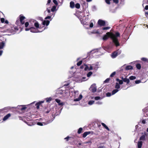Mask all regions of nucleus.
<instances>
[{
	"label": "nucleus",
	"instance_id": "nucleus-1",
	"mask_svg": "<svg viewBox=\"0 0 148 148\" xmlns=\"http://www.w3.org/2000/svg\"><path fill=\"white\" fill-rule=\"evenodd\" d=\"M120 34L118 32H116L115 34L112 32H108L106 34L104 35L103 38V40H106L110 37L112 40L113 42L116 47L120 45L117 38L120 37Z\"/></svg>",
	"mask_w": 148,
	"mask_h": 148
},
{
	"label": "nucleus",
	"instance_id": "nucleus-2",
	"mask_svg": "<svg viewBox=\"0 0 148 148\" xmlns=\"http://www.w3.org/2000/svg\"><path fill=\"white\" fill-rule=\"evenodd\" d=\"M18 18L16 21V24L19 26L24 25L25 22L24 20L25 19V17L22 14H21Z\"/></svg>",
	"mask_w": 148,
	"mask_h": 148
},
{
	"label": "nucleus",
	"instance_id": "nucleus-3",
	"mask_svg": "<svg viewBox=\"0 0 148 148\" xmlns=\"http://www.w3.org/2000/svg\"><path fill=\"white\" fill-rule=\"evenodd\" d=\"M27 107L25 105L18 106L16 108V110L18 111H21V113L24 112Z\"/></svg>",
	"mask_w": 148,
	"mask_h": 148
},
{
	"label": "nucleus",
	"instance_id": "nucleus-4",
	"mask_svg": "<svg viewBox=\"0 0 148 148\" xmlns=\"http://www.w3.org/2000/svg\"><path fill=\"white\" fill-rule=\"evenodd\" d=\"M97 24L100 26H108V24L107 22L106 23L105 21L99 19L97 22Z\"/></svg>",
	"mask_w": 148,
	"mask_h": 148
},
{
	"label": "nucleus",
	"instance_id": "nucleus-5",
	"mask_svg": "<svg viewBox=\"0 0 148 148\" xmlns=\"http://www.w3.org/2000/svg\"><path fill=\"white\" fill-rule=\"evenodd\" d=\"M90 90L93 93L95 92L97 90L95 85V84L92 85L90 88Z\"/></svg>",
	"mask_w": 148,
	"mask_h": 148
},
{
	"label": "nucleus",
	"instance_id": "nucleus-6",
	"mask_svg": "<svg viewBox=\"0 0 148 148\" xmlns=\"http://www.w3.org/2000/svg\"><path fill=\"white\" fill-rule=\"evenodd\" d=\"M44 101H43L36 103L35 104V106H36L37 109H39V106L42 103H44Z\"/></svg>",
	"mask_w": 148,
	"mask_h": 148
},
{
	"label": "nucleus",
	"instance_id": "nucleus-7",
	"mask_svg": "<svg viewBox=\"0 0 148 148\" xmlns=\"http://www.w3.org/2000/svg\"><path fill=\"white\" fill-rule=\"evenodd\" d=\"M91 133L92 134L93 133V132H92V131H91V132L89 131V132H85L83 134L82 137L83 138H85L86 136L87 135H89V134H90Z\"/></svg>",
	"mask_w": 148,
	"mask_h": 148
},
{
	"label": "nucleus",
	"instance_id": "nucleus-8",
	"mask_svg": "<svg viewBox=\"0 0 148 148\" xmlns=\"http://www.w3.org/2000/svg\"><path fill=\"white\" fill-rule=\"evenodd\" d=\"M30 30L31 32L33 33H36L38 32V30L34 27H31L28 28V30Z\"/></svg>",
	"mask_w": 148,
	"mask_h": 148
},
{
	"label": "nucleus",
	"instance_id": "nucleus-9",
	"mask_svg": "<svg viewBox=\"0 0 148 148\" xmlns=\"http://www.w3.org/2000/svg\"><path fill=\"white\" fill-rule=\"evenodd\" d=\"M121 79L123 81V82H126L127 84H128L129 83L130 81L129 79L127 78V77H125V78H124L123 77H122L121 78Z\"/></svg>",
	"mask_w": 148,
	"mask_h": 148
},
{
	"label": "nucleus",
	"instance_id": "nucleus-10",
	"mask_svg": "<svg viewBox=\"0 0 148 148\" xmlns=\"http://www.w3.org/2000/svg\"><path fill=\"white\" fill-rule=\"evenodd\" d=\"M55 101L56 102L58 103V105L59 106H62L64 104L63 102H61V101L60 99H56Z\"/></svg>",
	"mask_w": 148,
	"mask_h": 148
},
{
	"label": "nucleus",
	"instance_id": "nucleus-11",
	"mask_svg": "<svg viewBox=\"0 0 148 148\" xmlns=\"http://www.w3.org/2000/svg\"><path fill=\"white\" fill-rule=\"evenodd\" d=\"M118 55V53L116 51L112 52L111 54V57L112 58H115Z\"/></svg>",
	"mask_w": 148,
	"mask_h": 148
},
{
	"label": "nucleus",
	"instance_id": "nucleus-12",
	"mask_svg": "<svg viewBox=\"0 0 148 148\" xmlns=\"http://www.w3.org/2000/svg\"><path fill=\"white\" fill-rule=\"evenodd\" d=\"M50 23V21L47 20H44L42 22V25H46V26L49 25Z\"/></svg>",
	"mask_w": 148,
	"mask_h": 148
},
{
	"label": "nucleus",
	"instance_id": "nucleus-13",
	"mask_svg": "<svg viewBox=\"0 0 148 148\" xmlns=\"http://www.w3.org/2000/svg\"><path fill=\"white\" fill-rule=\"evenodd\" d=\"M11 114L10 113H8L3 118V120L5 121L7 120L10 117V116Z\"/></svg>",
	"mask_w": 148,
	"mask_h": 148
},
{
	"label": "nucleus",
	"instance_id": "nucleus-14",
	"mask_svg": "<svg viewBox=\"0 0 148 148\" xmlns=\"http://www.w3.org/2000/svg\"><path fill=\"white\" fill-rule=\"evenodd\" d=\"M35 21H36L33 19H30L29 20V22H28V25H29V26L32 25L34 24Z\"/></svg>",
	"mask_w": 148,
	"mask_h": 148
},
{
	"label": "nucleus",
	"instance_id": "nucleus-15",
	"mask_svg": "<svg viewBox=\"0 0 148 148\" xmlns=\"http://www.w3.org/2000/svg\"><path fill=\"white\" fill-rule=\"evenodd\" d=\"M146 139L145 137V133L144 134L142 135L139 138V140L140 141L141 140H145Z\"/></svg>",
	"mask_w": 148,
	"mask_h": 148
},
{
	"label": "nucleus",
	"instance_id": "nucleus-16",
	"mask_svg": "<svg viewBox=\"0 0 148 148\" xmlns=\"http://www.w3.org/2000/svg\"><path fill=\"white\" fill-rule=\"evenodd\" d=\"M143 145V142L141 141H138L137 143L138 148H141Z\"/></svg>",
	"mask_w": 148,
	"mask_h": 148
},
{
	"label": "nucleus",
	"instance_id": "nucleus-17",
	"mask_svg": "<svg viewBox=\"0 0 148 148\" xmlns=\"http://www.w3.org/2000/svg\"><path fill=\"white\" fill-rule=\"evenodd\" d=\"M82 97H83L82 95L81 94H80V95L79 97L75 99L74 100V101H79L81 99H82Z\"/></svg>",
	"mask_w": 148,
	"mask_h": 148
},
{
	"label": "nucleus",
	"instance_id": "nucleus-18",
	"mask_svg": "<svg viewBox=\"0 0 148 148\" xmlns=\"http://www.w3.org/2000/svg\"><path fill=\"white\" fill-rule=\"evenodd\" d=\"M70 7L71 8H74L75 4L72 1H71L70 2Z\"/></svg>",
	"mask_w": 148,
	"mask_h": 148
},
{
	"label": "nucleus",
	"instance_id": "nucleus-19",
	"mask_svg": "<svg viewBox=\"0 0 148 148\" xmlns=\"http://www.w3.org/2000/svg\"><path fill=\"white\" fill-rule=\"evenodd\" d=\"M102 125L108 131H109L110 130L109 128L104 123H101Z\"/></svg>",
	"mask_w": 148,
	"mask_h": 148
},
{
	"label": "nucleus",
	"instance_id": "nucleus-20",
	"mask_svg": "<svg viewBox=\"0 0 148 148\" xmlns=\"http://www.w3.org/2000/svg\"><path fill=\"white\" fill-rule=\"evenodd\" d=\"M125 69L127 70H131L133 69V68L132 66L130 65L127 66H126Z\"/></svg>",
	"mask_w": 148,
	"mask_h": 148
},
{
	"label": "nucleus",
	"instance_id": "nucleus-21",
	"mask_svg": "<svg viewBox=\"0 0 148 148\" xmlns=\"http://www.w3.org/2000/svg\"><path fill=\"white\" fill-rule=\"evenodd\" d=\"M5 45V43L2 42L0 43V49H2Z\"/></svg>",
	"mask_w": 148,
	"mask_h": 148
},
{
	"label": "nucleus",
	"instance_id": "nucleus-22",
	"mask_svg": "<svg viewBox=\"0 0 148 148\" xmlns=\"http://www.w3.org/2000/svg\"><path fill=\"white\" fill-rule=\"evenodd\" d=\"M119 91V90L117 89L114 90L112 92V95H113L115 94L117 92Z\"/></svg>",
	"mask_w": 148,
	"mask_h": 148
},
{
	"label": "nucleus",
	"instance_id": "nucleus-23",
	"mask_svg": "<svg viewBox=\"0 0 148 148\" xmlns=\"http://www.w3.org/2000/svg\"><path fill=\"white\" fill-rule=\"evenodd\" d=\"M24 25L25 27H26V28H25V30L26 31H28V28L27 27H28V22H25Z\"/></svg>",
	"mask_w": 148,
	"mask_h": 148
},
{
	"label": "nucleus",
	"instance_id": "nucleus-24",
	"mask_svg": "<svg viewBox=\"0 0 148 148\" xmlns=\"http://www.w3.org/2000/svg\"><path fill=\"white\" fill-rule=\"evenodd\" d=\"M83 130V129L82 127L79 128L77 131V133L78 134H81L82 132V131Z\"/></svg>",
	"mask_w": 148,
	"mask_h": 148
},
{
	"label": "nucleus",
	"instance_id": "nucleus-25",
	"mask_svg": "<svg viewBox=\"0 0 148 148\" xmlns=\"http://www.w3.org/2000/svg\"><path fill=\"white\" fill-rule=\"evenodd\" d=\"M34 25L37 28H39V24L38 22H35L34 23Z\"/></svg>",
	"mask_w": 148,
	"mask_h": 148
},
{
	"label": "nucleus",
	"instance_id": "nucleus-26",
	"mask_svg": "<svg viewBox=\"0 0 148 148\" xmlns=\"http://www.w3.org/2000/svg\"><path fill=\"white\" fill-rule=\"evenodd\" d=\"M52 100V98L51 97L46 98V100L47 102H49Z\"/></svg>",
	"mask_w": 148,
	"mask_h": 148
},
{
	"label": "nucleus",
	"instance_id": "nucleus-27",
	"mask_svg": "<svg viewBox=\"0 0 148 148\" xmlns=\"http://www.w3.org/2000/svg\"><path fill=\"white\" fill-rule=\"evenodd\" d=\"M136 68L138 69H141V66L140 64H137L136 65Z\"/></svg>",
	"mask_w": 148,
	"mask_h": 148
},
{
	"label": "nucleus",
	"instance_id": "nucleus-28",
	"mask_svg": "<svg viewBox=\"0 0 148 148\" xmlns=\"http://www.w3.org/2000/svg\"><path fill=\"white\" fill-rule=\"evenodd\" d=\"M136 79V77L135 76H131L129 77V79L130 80H133Z\"/></svg>",
	"mask_w": 148,
	"mask_h": 148
},
{
	"label": "nucleus",
	"instance_id": "nucleus-29",
	"mask_svg": "<svg viewBox=\"0 0 148 148\" xmlns=\"http://www.w3.org/2000/svg\"><path fill=\"white\" fill-rule=\"evenodd\" d=\"M92 74V72L91 71H90L87 74V76L88 77H89Z\"/></svg>",
	"mask_w": 148,
	"mask_h": 148
},
{
	"label": "nucleus",
	"instance_id": "nucleus-30",
	"mask_svg": "<svg viewBox=\"0 0 148 148\" xmlns=\"http://www.w3.org/2000/svg\"><path fill=\"white\" fill-rule=\"evenodd\" d=\"M56 6L54 5L53 6L52 8H51V11L52 12H54L56 10Z\"/></svg>",
	"mask_w": 148,
	"mask_h": 148
},
{
	"label": "nucleus",
	"instance_id": "nucleus-31",
	"mask_svg": "<svg viewBox=\"0 0 148 148\" xmlns=\"http://www.w3.org/2000/svg\"><path fill=\"white\" fill-rule=\"evenodd\" d=\"M115 88L117 89L120 88V86L118 83H116Z\"/></svg>",
	"mask_w": 148,
	"mask_h": 148
},
{
	"label": "nucleus",
	"instance_id": "nucleus-32",
	"mask_svg": "<svg viewBox=\"0 0 148 148\" xmlns=\"http://www.w3.org/2000/svg\"><path fill=\"white\" fill-rule=\"evenodd\" d=\"M75 7L77 8V9H79L80 8V5L79 3H77L75 5Z\"/></svg>",
	"mask_w": 148,
	"mask_h": 148
},
{
	"label": "nucleus",
	"instance_id": "nucleus-33",
	"mask_svg": "<svg viewBox=\"0 0 148 148\" xmlns=\"http://www.w3.org/2000/svg\"><path fill=\"white\" fill-rule=\"evenodd\" d=\"M110 27H103L102 28V29L103 30H106L110 29Z\"/></svg>",
	"mask_w": 148,
	"mask_h": 148
},
{
	"label": "nucleus",
	"instance_id": "nucleus-34",
	"mask_svg": "<svg viewBox=\"0 0 148 148\" xmlns=\"http://www.w3.org/2000/svg\"><path fill=\"white\" fill-rule=\"evenodd\" d=\"M84 66H85V67L84 68V70L85 71H89L88 69H89V68L88 67V66L86 64H84Z\"/></svg>",
	"mask_w": 148,
	"mask_h": 148
},
{
	"label": "nucleus",
	"instance_id": "nucleus-35",
	"mask_svg": "<svg viewBox=\"0 0 148 148\" xmlns=\"http://www.w3.org/2000/svg\"><path fill=\"white\" fill-rule=\"evenodd\" d=\"M95 101L93 100H90L88 101V104L90 105H91L94 103Z\"/></svg>",
	"mask_w": 148,
	"mask_h": 148
},
{
	"label": "nucleus",
	"instance_id": "nucleus-36",
	"mask_svg": "<svg viewBox=\"0 0 148 148\" xmlns=\"http://www.w3.org/2000/svg\"><path fill=\"white\" fill-rule=\"evenodd\" d=\"M143 110L144 112H147V111H148V106L147 107H146L145 108H144L143 109Z\"/></svg>",
	"mask_w": 148,
	"mask_h": 148
},
{
	"label": "nucleus",
	"instance_id": "nucleus-37",
	"mask_svg": "<svg viewBox=\"0 0 148 148\" xmlns=\"http://www.w3.org/2000/svg\"><path fill=\"white\" fill-rule=\"evenodd\" d=\"M82 61L80 60L77 63V65L78 66H79L82 64Z\"/></svg>",
	"mask_w": 148,
	"mask_h": 148
},
{
	"label": "nucleus",
	"instance_id": "nucleus-38",
	"mask_svg": "<svg viewBox=\"0 0 148 148\" xmlns=\"http://www.w3.org/2000/svg\"><path fill=\"white\" fill-rule=\"evenodd\" d=\"M116 72H113L110 75V77H113L116 74Z\"/></svg>",
	"mask_w": 148,
	"mask_h": 148
},
{
	"label": "nucleus",
	"instance_id": "nucleus-39",
	"mask_svg": "<svg viewBox=\"0 0 148 148\" xmlns=\"http://www.w3.org/2000/svg\"><path fill=\"white\" fill-rule=\"evenodd\" d=\"M111 0H105L106 2L108 4H110V1Z\"/></svg>",
	"mask_w": 148,
	"mask_h": 148
},
{
	"label": "nucleus",
	"instance_id": "nucleus-40",
	"mask_svg": "<svg viewBox=\"0 0 148 148\" xmlns=\"http://www.w3.org/2000/svg\"><path fill=\"white\" fill-rule=\"evenodd\" d=\"M111 95H112L111 93L109 92H108L106 94V96L108 97L110 96Z\"/></svg>",
	"mask_w": 148,
	"mask_h": 148
},
{
	"label": "nucleus",
	"instance_id": "nucleus-41",
	"mask_svg": "<svg viewBox=\"0 0 148 148\" xmlns=\"http://www.w3.org/2000/svg\"><path fill=\"white\" fill-rule=\"evenodd\" d=\"M110 80V79L109 78H108L106 79V80L104 81V82L105 83H108L109 82Z\"/></svg>",
	"mask_w": 148,
	"mask_h": 148
},
{
	"label": "nucleus",
	"instance_id": "nucleus-42",
	"mask_svg": "<svg viewBox=\"0 0 148 148\" xmlns=\"http://www.w3.org/2000/svg\"><path fill=\"white\" fill-rule=\"evenodd\" d=\"M51 16H47L45 18V20H47L48 19H51V20H50V21L51 20Z\"/></svg>",
	"mask_w": 148,
	"mask_h": 148
},
{
	"label": "nucleus",
	"instance_id": "nucleus-43",
	"mask_svg": "<svg viewBox=\"0 0 148 148\" xmlns=\"http://www.w3.org/2000/svg\"><path fill=\"white\" fill-rule=\"evenodd\" d=\"M100 97H99L97 96L95 97L94 98L96 100H97L100 99Z\"/></svg>",
	"mask_w": 148,
	"mask_h": 148
},
{
	"label": "nucleus",
	"instance_id": "nucleus-44",
	"mask_svg": "<svg viewBox=\"0 0 148 148\" xmlns=\"http://www.w3.org/2000/svg\"><path fill=\"white\" fill-rule=\"evenodd\" d=\"M53 2L56 5H57L58 4L57 1L56 0H53Z\"/></svg>",
	"mask_w": 148,
	"mask_h": 148
},
{
	"label": "nucleus",
	"instance_id": "nucleus-45",
	"mask_svg": "<svg viewBox=\"0 0 148 148\" xmlns=\"http://www.w3.org/2000/svg\"><path fill=\"white\" fill-rule=\"evenodd\" d=\"M119 84H123V80H120L119 81Z\"/></svg>",
	"mask_w": 148,
	"mask_h": 148
},
{
	"label": "nucleus",
	"instance_id": "nucleus-46",
	"mask_svg": "<svg viewBox=\"0 0 148 148\" xmlns=\"http://www.w3.org/2000/svg\"><path fill=\"white\" fill-rule=\"evenodd\" d=\"M141 82L140 80H136L135 81V83L136 84H138Z\"/></svg>",
	"mask_w": 148,
	"mask_h": 148
},
{
	"label": "nucleus",
	"instance_id": "nucleus-47",
	"mask_svg": "<svg viewBox=\"0 0 148 148\" xmlns=\"http://www.w3.org/2000/svg\"><path fill=\"white\" fill-rule=\"evenodd\" d=\"M5 19L4 18H1V21L2 23H4L5 22Z\"/></svg>",
	"mask_w": 148,
	"mask_h": 148
},
{
	"label": "nucleus",
	"instance_id": "nucleus-48",
	"mask_svg": "<svg viewBox=\"0 0 148 148\" xmlns=\"http://www.w3.org/2000/svg\"><path fill=\"white\" fill-rule=\"evenodd\" d=\"M141 60L144 61H147V59L145 58H141Z\"/></svg>",
	"mask_w": 148,
	"mask_h": 148
},
{
	"label": "nucleus",
	"instance_id": "nucleus-49",
	"mask_svg": "<svg viewBox=\"0 0 148 148\" xmlns=\"http://www.w3.org/2000/svg\"><path fill=\"white\" fill-rule=\"evenodd\" d=\"M25 118L24 117H23V119H22V120H23V121H24V122L25 123H26L27 124H28V123H27V121H25Z\"/></svg>",
	"mask_w": 148,
	"mask_h": 148
},
{
	"label": "nucleus",
	"instance_id": "nucleus-50",
	"mask_svg": "<svg viewBox=\"0 0 148 148\" xmlns=\"http://www.w3.org/2000/svg\"><path fill=\"white\" fill-rule=\"evenodd\" d=\"M97 148H106L105 146L103 145H101L99 146Z\"/></svg>",
	"mask_w": 148,
	"mask_h": 148
},
{
	"label": "nucleus",
	"instance_id": "nucleus-51",
	"mask_svg": "<svg viewBox=\"0 0 148 148\" xmlns=\"http://www.w3.org/2000/svg\"><path fill=\"white\" fill-rule=\"evenodd\" d=\"M37 124L40 126H42L43 124L41 122H38L37 123Z\"/></svg>",
	"mask_w": 148,
	"mask_h": 148
},
{
	"label": "nucleus",
	"instance_id": "nucleus-52",
	"mask_svg": "<svg viewBox=\"0 0 148 148\" xmlns=\"http://www.w3.org/2000/svg\"><path fill=\"white\" fill-rule=\"evenodd\" d=\"M93 24L92 23H90V24L89 26L90 27L92 28L93 27Z\"/></svg>",
	"mask_w": 148,
	"mask_h": 148
},
{
	"label": "nucleus",
	"instance_id": "nucleus-53",
	"mask_svg": "<svg viewBox=\"0 0 148 148\" xmlns=\"http://www.w3.org/2000/svg\"><path fill=\"white\" fill-rule=\"evenodd\" d=\"M114 2L116 3H119L118 0H113Z\"/></svg>",
	"mask_w": 148,
	"mask_h": 148
},
{
	"label": "nucleus",
	"instance_id": "nucleus-54",
	"mask_svg": "<svg viewBox=\"0 0 148 148\" xmlns=\"http://www.w3.org/2000/svg\"><path fill=\"white\" fill-rule=\"evenodd\" d=\"M146 120L145 119H143L142 121V123L143 124H145L146 123Z\"/></svg>",
	"mask_w": 148,
	"mask_h": 148
},
{
	"label": "nucleus",
	"instance_id": "nucleus-55",
	"mask_svg": "<svg viewBox=\"0 0 148 148\" xmlns=\"http://www.w3.org/2000/svg\"><path fill=\"white\" fill-rule=\"evenodd\" d=\"M93 69V67L92 66H90V67L89 68V69H88V70L90 71L91 70H92Z\"/></svg>",
	"mask_w": 148,
	"mask_h": 148
},
{
	"label": "nucleus",
	"instance_id": "nucleus-56",
	"mask_svg": "<svg viewBox=\"0 0 148 148\" xmlns=\"http://www.w3.org/2000/svg\"><path fill=\"white\" fill-rule=\"evenodd\" d=\"M3 120V118L2 116L0 115V123L1 122L2 120Z\"/></svg>",
	"mask_w": 148,
	"mask_h": 148
},
{
	"label": "nucleus",
	"instance_id": "nucleus-57",
	"mask_svg": "<svg viewBox=\"0 0 148 148\" xmlns=\"http://www.w3.org/2000/svg\"><path fill=\"white\" fill-rule=\"evenodd\" d=\"M51 2V0H48L47 1V5H48Z\"/></svg>",
	"mask_w": 148,
	"mask_h": 148
},
{
	"label": "nucleus",
	"instance_id": "nucleus-58",
	"mask_svg": "<svg viewBox=\"0 0 148 148\" xmlns=\"http://www.w3.org/2000/svg\"><path fill=\"white\" fill-rule=\"evenodd\" d=\"M35 103V102H33V103H31L29 104H28V106H32V105H34V103Z\"/></svg>",
	"mask_w": 148,
	"mask_h": 148
},
{
	"label": "nucleus",
	"instance_id": "nucleus-59",
	"mask_svg": "<svg viewBox=\"0 0 148 148\" xmlns=\"http://www.w3.org/2000/svg\"><path fill=\"white\" fill-rule=\"evenodd\" d=\"M145 9L146 10H148V5H146L145 7Z\"/></svg>",
	"mask_w": 148,
	"mask_h": 148
},
{
	"label": "nucleus",
	"instance_id": "nucleus-60",
	"mask_svg": "<svg viewBox=\"0 0 148 148\" xmlns=\"http://www.w3.org/2000/svg\"><path fill=\"white\" fill-rule=\"evenodd\" d=\"M51 111V110H47V111L45 112L46 113H48L50 112Z\"/></svg>",
	"mask_w": 148,
	"mask_h": 148
},
{
	"label": "nucleus",
	"instance_id": "nucleus-61",
	"mask_svg": "<svg viewBox=\"0 0 148 148\" xmlns=\"http://www.w3.org/2000/svg\"><path fill=\"white\" fill-rule=\"evenodd\" d=\"M86 78L85 77H82V79L84 81H86V80L87 79H86V80L85 79Z\"/></svg>",
	"mask_w": 148,
	"mask_h": 148
},
{
	"label": "nucleus",
	"instance_id": "nucleus-62",
	"mask_svg": "<svg viewBox=\"0 0 148 148\" xmlns=\"http://www.w3.org/2000/svg\"><path fill=\"white\" fill-rule=\"evenodd\" d=\"M69 136H67L66 137V138H65L64 139H66V140L68 141V139H69Z\"/></svg>",
	"mask_w": 148,
	"mask_h": 148
},
{
	"label": "nucleus",
	"instance_id": "nucleus-63",
	"mask_svg": "<svg viewBox=\"0 0 148 148\" xmlns=\"http://www.w3.org/2000/svg\"><path fill=\"white\" fill-rule=\"evenodd\" d=\"M84 65H82L81 66L80 68V69H83L84 68Z\"/></svg>",
	"mask_w": 148,
	"mask_h": 148
},
{
	"label": "nucleus",
	"instance_id": "nucleus-64",
	"mask_svg": "<svg viewBox=\"0 0 148 148\" xmlns=\"http://www.w3.org/2000/svg\"><path fill=\"white\" fill-rule=\"evenodd\" d=\"M5 23L8 24L9 23V22L8 20H6L5 21Z\"/></svg>",
	"mask_w": 148,
	"mask_h": 148
}]
</instances>
